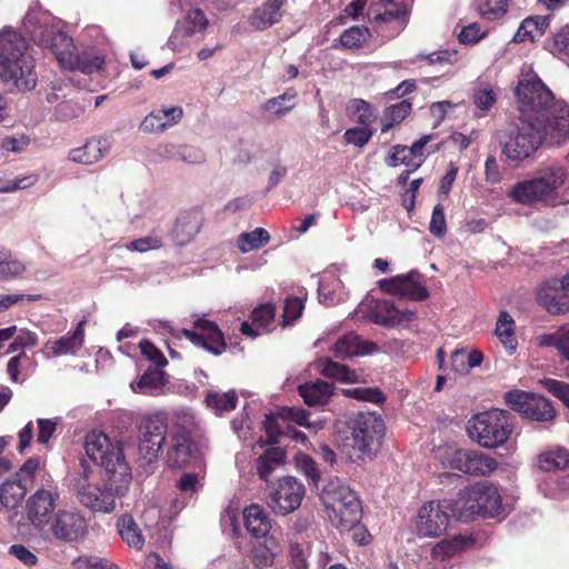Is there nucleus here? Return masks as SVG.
<instances>
[{
    "mask_svg": "<svg viewBox=\"0 0 569 569\" xmlns=\"http://www.w3.org/2000/svg\"><path fill=\"white\" fill-rule=\"evenodd\" d=\"M310 546L299 543L296 541L290 542L289 557L290 569H308L307 559L309 557Z\"/></svg>",
    "mask_w": 569,
    "mask_h": 569,
    "instance_id": "nucleus-62",
    "label": "nucleus"
},
{
    "mask_svg": "<svg viewBox=\"0 0 569 569\" xmlns=\"http://www.w3.org/2000/svg\"><path fill=\"white\" fill-rule=\"evenodd\" d=\"M320 499L331 525L349 530L361 518V506L356 492L342 480L335 478L323 486Z\"/></svg>",
    "mask_w": 569,
    "mask_h": 569,
    "instance_id": "nucleus-4",
    "label": "nucleus"
},
{
    "mask_svg": "<svg viewBox=\"0 0 569 569\" xmlns=\"http://www.w3.org/2000/svg\"><path fill=\"white\" fill-rule=\"evenodd\" d=\"M351 446L359 452L358 458L371 457L379 448L385 435V422L379 415L359 412L349 422Z\"/></svg>",
    "mask_w": 569,
    "mask_h": 569,
    "instance_id": "nucleus-11",
    "label": "nucleus"
},
{
    "mask_svg": "<svg viewBox=\"0 0 569 569\" xmlns=\"http://www.w3.org/2000/svg\"><path fill=\"white\" fill-rule=\"evenodd\" d=\"M203 222L202 213L199 210L181 212L173 226L172 237L177 246H186L191 242L201 229Z\"/></svg>",
    "mask_w": 569,
    "mask_h": 569,
    "instance_id": "nucleus-29",
    "label": "nucleus"
},
{
    "mask_svg": "<svg viewBox=\"0 0 569 569\" xmlns=\"http://www.w3.org/2000/svg\"><path fill=\"white\" fill-rule=\"evenodd\" d=\"M569 451L562 447H550L536 458V467L543 472H552L567 468Z\"/></svg>",
    "mask_w": 569,
    "mask_h": 569,
    "instance_id": "nucleus-38",
    "label": "nucleus"
},
{
    "mask_svg": "<svg viewBox=\"0 0 569 569\" xmlns=\"http://www.w3.org/2000/svg\"><path fill=\"white\" fill-rule=\"evenodd\" d=\"M295 463H296L297 469L306 478H308L312 485H315V486L318 485V482L321 478V473L317 467V463L310 456H308L303 452H298L295 456Z\"/></svg>",
    "mask_w": 569,
    "mask_h": 569,
    "instance_id": "nucleus-58",
    "label": "nucleus"
},
{
    "mask_svg": "<svg viewBox=\"0 0 569 569\" xmlns=\"http://www.w3.org/2000/svg\"><path fill=\"white\" fill-rule=\"evenodd\" d=\"M117 530L122 541L129 548L141 550L144 545V539L137 522L130 515H123L117 520Z\"/></svg>",
    "mask_w": 569,
    "mask_h": 569,
    "instance_id": "nucleus-41",
    "label": "nucleus"
},
{
    "mask_svg": "<svg viewBox=\"0 0 569 569\" xmlns=\"http://www.w3.org/2000/svg\"><path fill=\"white\" fill-rule=\"evenodd\" d=\"M516 323L507 311H501L496 322L495 335L508 355L516 352L518 342L515 332Z\"/></svg>",
    "mask_w": 569,
    "mask_h": 569,
    "instance_id": "nucleus-39",
    "label": "nucleus"
},
{
    "mask_svg": "<svg viewBox=\"0 0 569 569\" xmlns=\"http://www.w3.org/2000/svg\"><path fill=\"white\" fill-rule=\"evenodd\" d=\"M368 16L370 20L377 24L387 22H398L400 27H403L407 21L408 10L406 4H398L395 7L369 8Z\"/></svg>",
    "mask_w": 569,
    "mask_h": 569,
    "instance_id": "nucleus-47",
    "label": "nucleus"
},
{
    "mask_svg": "<svg viewBox=\"0 0 569 569\" xmlns=\"http://www.w3.org/2000/svg\"><path fill=\"white\" fill-rule=\"evenodd\" d=\"M299 395L308 406L323 405L332 395V385L317 380L299 387Z\"/></svg>",
    "mask_w": 569,
    "mask_h": 569,
    "instance_id": "nucleus-44",
    "label": "nucleus"
},
{
    "mask_svg": "<svg viewBox=\"0 0 569 569\" xmlns=\"http://www.w3.org/2000/svg\"><path fill=\"white\" fill-rule=\"evenodd\" d=\"M27 493L21 480L9 479L0 486V503L7 509H14L20 505Z\"/></svg>",
    "mask_w": 569,
    "mask_h": 569,
    "instance_id": "nucleus-46",
    "label": "nucleus"
},
{
    "mask_svg": "<svg viewBox=\"0 0 569 569\" xmlns=\"http://www.w3.org/2000/svg\"><path fill=\"white\" fill-rule=\"evenodd\" d=\"M297 103V91L287 89L282 94L268 99L263 104V110L274 118H283Z\"/></svg>",
    "mask_w": 569,
    "mask_h": 569,
    "instance_id": "nucleus-43",
    "label": "nucleus"
},
{
    "mask_svg": "<svg viewBox=\"0 0 569 569\" xmlns=\"http://www.w3.org/2000/svg\"><path fill=\"white\" fill-rule=\"evenodd\" d=\"M318 293L320 302L327 306L342 302L348 296L342 281L338 278L336 270L332 269L322 273Z\"/></svg>",
    "mask_w": 569,
    "mask_h": 569,
    "instance_id": "nucleus-32",
    "label": "nucleus"
},
{
    "mask_svg": "<svg viewBox=\"0 0 569 569\" xmlns=\"http://www.w3.org/2000/svg\"><path fill=\"white\" fill-rule=\"evenodd\" d=\"M286 0H267L250 16V24L258 30H263L277 23L282 17L281 8Z\"/></svg>",
    "mask_w": 569,
    "mask_h": 569,
    "instance_id": "nucleus-34",
    "label": "nucleus"
},
{
    "mask_svg": "<svg viewBox=\"0 0 569 569\" xmlns=\"http://www.w3.org/2000/svg\"><path fill=\"white\" fill-rule=\"evenodd\" d=\"M306 495L303 483L292 476L268 486L269 507L276 515L286 516L296 511Z\"/></svg>",
    "mask_w": 569,
    "mask_h": 569,
    "instance_id": "nucleus-15",
    "label": "nucleus"
},
{
    "mask_svg": "<svg viewBox=\"0 0 569 569\" xmlns=\"http://www.w3.org/2000/svg\"><path fill=\"white\" fill-rule=\"evenodd\" d=\"M546 113L535 123L541 146H560L569 138V104L556 101Z\"/></svg>",
    "mask_w": 569,
    "mask_h": 569,
    "instance_id": "nucleus-14",
    "label": "nucleus"
},
{
    "mask_svg": "<svg viewBox=\"0 0 569 569\" xmlns=\"http://www.w3.org/2000/svg\"><path fill=\"white\" fill-rule=\"evenodd\" d=\"M58 62L64 69H79L83 73H93L102 69L104 57L91 51L74 54L71 46L64 51H58Z\"/></svg>",
    "mask_w": 569,
    "mask_h": 569,
    "instance_id": "nucleus-27",
    "label": "nucleus"
},
{
    "mask_svg": "<svg viewBox=\"0 0 569 569\" xmlns=\"http://www.w3.org/2000/svg\"><path fill=\"white\" fill-rule=\"evenodd\" d=\"M455 508L451 500L428 501L417 513L416 531L420 537L437 538L447 531Z\"/></svg>",
    "mask_w": 569,
    "mask_h": 569,
    "instance_id": "nucleus-13",
    "label": "nucleus"
},
{
    "mask_svg": "<svg viewBox=\"0 0 569 569\" xmlns=\"http://www.w3.org/2000/svg\"><path fill=\"white\" fill-rule=\"evenodd\" d=\"M567 177V169L561 163L543 164L532 178L519 181L509 188L507 197L515 203L555 208L563 203L561 189Z\"/></svg>",
    "mask_w": 569,
    "mask_h": 569,
    "instance_id": "nucleus-2",
    "label": "nucleus"
},
{
    "mask_svg": "<svg viewBox=\"0 0 569 569\" xmlns=\"http://www.w3.org/2000/svg\"><path fill=\"white\" fill-rule=\"evenodd\" d=\"M88 535V521L78 510L60 509L51 519L48 527L41 533L46 539H52L62 543H78Z\"/></svg>",
    "mask_w": 569,
    "mask_h": 569,
    "instance_id": "nucleus-12",
    "label": "nucleus"
},
{
    "mask_svg": "<svg viewBox=\"0 0 569 569\" xmlns=\"http://www.w3.org/2000/svg\"><path fill=\"white\" fill-rule=\"evenodd\" d=\"M110 138H90L81 147L73 148L68 153L71 162L90 166L103 159L111 150Z\"/></svg>",
    "mask_w": 569,
    "mask_h": 569,
    "instance_id": "nucleus-26",
    "label": "nucleus"
},
{
    "mask_svg": "<svg viewBox=\"0 0 569 569\" xmlns=\"http://www.w3.org/2000/svg\"><path fill=\"white\" fill-rule=\"evenodd\" d=\"M87 456L104 470L106 476L131 478L119 442H112L102 432H89L84 441Z\"/></svg>",
    "mask_w": 569,
    "mask_h": 569,
    "instance_id": "nucleus-9",
    "label": "nucleus"
},
{
    "mask_svg": "<svg viewBox=\"0 0 569 569\" xmlns=\"http://www.w3.org/2000/svg\"><path fill=\"white\" fill-rule=\"evenodd\" d=\"M565 291L569 292V272L561 279L560 287L545 283L538 292V299L550 313H565L569 311V299Z\"/></svg>",
    "mask_w": 569,
    "mask_h": 569,
    "instance_id": "nucleus-28",
    "label": "nucleus"
},
{
    "mask_svg": "<svg viewBox=\"0 0 569 569\" xmlns=\"http://www.w3.org/2000/svg\"><path fill=\"white\" fill-rule=\"evenodd\" d=\"M445 459L442 461L443 466L472 476H489L498 467L495 458L469 449H447L445 451Z\"/></svg>",
    "mask_w": 569,
    "mask_h": 569,
    "instance_id": "nucleus-18",
    "label": "nucleus"
},
{
    "mask_svg": "<svg viewBox=\"0 0 569 569\" xmlns=\"http://www.w3.org/2000/svg\"><path fill=\"white\" fill-rule=\"evenodd\" d=\"M422 163V159L417 157L412 150H410L407 146H396L393 147L392 153L388 158V164L391 167H397L399 164H405L410 170L418 169Z\"/></svg>",
    "mask_w": 569,
    "mask_h": 569,
    "instance_id": "nucleus-53",
    "label": "nucleus"
},
{
    "mask_svg": "<svg viewBox=\"0 0 569 569\" xmlns=\"http://www.w3.org/2000/svg\"><path fill=\"white\" fill-rule=\"evenodd\" d=\"M84 343V320L80 321L72 332L60 337L57 340L48 341L42 350L46 358L76 356Z\"/></svg>",
    "mask_w": 569,
    "mask_h": 569,
    "instance_id": "nucleus-25",
    "label": "nucleus"
},
{
    "mask_svg": "<svg viewBox=\"0 0 569 569\" xmlns=\"http://www.w3.org/2000/svg\"><path fill=\"white\" fill-rule=\"evenodd\" d=\"M237 400L238 398L234 391H211L206 397L207 406L214 410L216 415H222L224 412L233 410L236 408Z\"/></svg>",
    "mask_w": 569,
    "mask_h": 569,
    "instance_id": "nucleus-51",
    "label": "nucleus"
},
{
    "mask_svg": "<svg viewBox=\"0 0 569 569\" xmlns=\"http://www.w3.org/2000/svg\"><path fill=\"white\" fill-rule=\"evenodd\" d=\"M166 383V373L161 369L150 367L138 381L131 382L130 386L136 393L156 396L162 392Z\"/></svg>",
    "mask_w": 569,
    "mask_h": 569,
    "instance_id": "nucleus-35",
    "label": "nucleus"
},
{
    "mask_svg": "<svg viewBox=\"0 0 569 569\" xmlns=\"http://www.w3.org/2000/svg\"><path fill=\"white\" fill-rule=\"evenodd\" d=\"M411 111V103L409 100H402L398 103L390 106L382 119V132H388L395 124L400 123Z\"/></svg>",
    "mask_w": 569,
    "mask_h": 569,
    "instance_id": "nucleus-52",
    "label": "nucleus"
},
{
    "mask_svg": "<svg viewBox=\"0 0 569 569\" xmlns=\"http://www.w3.org/2000/svg\"><path fill=\"white\" fill-rule=\"evenodd\" d=\"M359 312L371 322L385 327H395L409 322L415 316L413 311L409 309H398L390 300L376 299L362 301L359 306Z\"/></svg>",
    "mask_w": 569,
    "mask_h": 569,
    "instance_id": "nucleus-19",
    "label": "nucleus"
},
{
    "mask_svg": "<svg viewBox=\"0 0 569 569\" xmlns=\"http://www.w3.org/2000/svg\"><path fill=\"white\" fill-rule=\"evenodd\" d=\"M478 12L488 20L502 17L508 9L507 0H476Z\"/></svg>",
    "mask_w": 569,
    "mask_h": 569,
    "instance_id": "nucleus-56",
    "label": "nucleus"
},
{
    "mask_svg": "<svg viewBox=\"0 0 569 569\" xmlns=\"http://www.w3.org/2000/svg\"><path fill=\"white\" fill-rule=\"evenodd\" d=\"M369 37L370 32L367 27L353 26L340 36V43L345 48L355 49L361 47Z\"/></svg>",
    "mask_w": 569,
    "mask_h": 569,
    "instance_id": "nucleus-55",
    "label": "nucleus"
},
{
    "mask_svg": "<svg viewBox=\"0 0 569 569\" xmlns=\"http://www.w3.org/2000/svg\"><path fill=\"white\" fill-rule=\"evenodd\" d=\"M74 569H120L112 561L97 556H81L71 562Z\"/></svg>",
    "mask_w": 569,
    "mask_h": 569,
    "instance_id": "nucleus-61",
    "label": "nucleus"
},
{
    "mask_svg": "<svg viewBox=\"0 0 569 569\" xmlns=\"http://www.w3.org/2000/svg\"><path fill=\"white\" fill-rule=\"evenodd\" d=\"M34 68L36 61L24 37L11 27L1 29L0 80L18 91H31L38 81Z\"/></svg>",
    "mask_w": 569,
    "mask_h": 569,
    "instance_id": "nucleus-1",
    "label": "nucleus"
},
{
    "mask_svg": "<svg viewBox=\"0 0 569 569\" xmlns=\"http://www.w3.org/2000/svg\"><path fill=\"white\" fill-rule=\"evenodd\" d=\"M269 241V232L259 227L250 232L240 233L237 238V247L241 252L246 253L264 247Z\"/></svg>",
    "mask_w": 569,
    "mask_h": 569,
    "instance_id": "nucleus-49",
    "label": "nucleus"
},
{
    "mask_svg": "<svg viewBox=\"0 0 569 569\" xmlns=\"http://www.w3.org/2000/svg\"><path fill=\"white\" fill-rule=\"evenodd\" d=\"M472 545V539L467 536H455L451 539L441 540L432 548V556L436 559L443 560L445 558L452 557L453 555L467 549Z\"/></svg>",
    "mask_w": 569,
    "mask_h": 569,
    "instance_id": "nucleus-48",
    "label": "nucleus"
},
{
    "mask_svg": "<svg viewBox=\"0 0 569 569\" xmlns=\"http://www.w3.org/2000/svg\"><path fill=\"white\" fill-rule=\"evenodd\" d=\"M342 392L349 398L368 401L371 403H380L385 399L382 392L378 388L351 387L343 389Z\"/></svg>",
    "mask_w": 569,
    "mask_h": 569,
    "instance_id": "nucleus-60",
    "label": "nucleus"
},
{
    "mask_svg": "<svg viewBox=\"0 0 569 569\" xmlns=\"http://www.w3.org/2000/svg\"><path fill=\"white\" fill-rule=\"evenodd\" d=\"M59 493L52 489H38L27 500V518L32 527L41 535L57 512Z\"/></svg>",
    "mask_w": 569,
    "mask_h": 569,
    "instance_id": "nucleus-20",
    "label": "nucleus"
},
{
    "mask_svg": "<svg viewBox=\"0 0 569 569\" xmlns=\"http://www.w3.org/2000/svg\"><path fill=\"white\" fill-rule=\"evenodd\" d=\"M178 160L187 164H201L206 161V153L198 146L179 144Z\"/></svg>",
    "mask_w": 569,
    "mask_h": 569,
    "instance_id": "nucleus-64",
    "label": "nucleus"
},
{
    "mask_svg": "<svg viewBox=\"0 0 569 569\" xmlns=\"http://www.w3.org/2000/svg\"><path fill=\"white\" fill-rule=\"evenodd\" d=\"M535 345L539 348L552 347L563 359L569 361V323L559 327L552 332L536 336Z\"/></svg>",
    "mask_w": 569,
    "mask_h": 569,
    "instance_id": "nucleus-36",
    "label": "nucleus"
},
{
    "mask_svg": "<svg viewBox=\"0 0 569 569\" xmlns=\"http://www.w3.org/2000/svg\"><path fill=\"white\" fill-rule=\"evenodd\" d=\"M468 431L481 447L497 448L505 443L511 433L509 415L500 409L480 412L469 421Z\"/></svg>",
    "mask_w": 569,
    "mask_h": 569,
    "instance_id": "nucleus-10",
    "label": "nucleus"
},
{
    "mask_svg": "<svg viewBox=\"0 0 569 569\" xmlns=\"http://www.w3.org/2000/svg\"><path fill=\"white\" fill-rule=\"evenodd\" d=\"M282 421H293L297 425L315 431L322 428L321 422H310L309 412L301 408H283L280 411Z\"/></svg>",
    "mask_w": 569,
    "mask_h": 569,
    "instance_id": "nucleus-57",
    "label": "nucleus"
},
{
    "mask_svg": "<svg viewBox=\"0 0 569 569\" xmlns=\"http://www.w3.org/2000/svg\"><path fill=\"white\" fill-rule=\"evenodd\" d=\"M104 483L91 481L92 470L87 461H81V472L72 480V491L80 506L100 513H111L118 500L127 495L131 478L106 476Z\"/></svg>",
    "mask_w": 569,
    "mask_h": 569,
    "instance_id": "nucleus-3",
    "label": "nucleus"
},
{
    "mask_svg": "<svg viewBox=\"0 0 569 569\" xmlns=\"http://www.w3.org/2000/svg\"><path fill=\"white\" fill-rule=\"evenodd\" d=\"M244 526L248 532L257 538L267 537L271 521L268 513L259 505H251L243 511Z\"/></svg>",
    "mask_w": 569,
    "mask_h": 569,
    "instance_id": "nucleus-37",
    "label": "nucleus"
},
{
    "mask_svg": "<svg viewBox=\"0 0 569 569\" xmlns=\"http://www.w3.org/2000/svg\"><path fill=\"white\" fill-rule=\"evenodd\" d=\"M22 29L40 47L49 49L58 60V51L71 47V38L64 31V23L38 3L27 11Z\"/></svg>",
    "mask_w": 569,
    "mask_h": 569,
    "instance_id": "nucleus-5",
    "label": "nucleus"
},
{
    "mask_svg": "<svg viewBox=\"0 0 569 569\" xmlns=\"http://www.w3.org/2000/svg\"><path fill=\"white\" fill-rule=\"evenodd\" d=\"M198 461L197 445L186 432H171L166 462L171 469H181L193 466Z\"/></svg>",
    "mask_w": 569,
    "mask_h": 569,
    "instance_id": "nucleus-24",
    "label": "nucleus"
},
{
    "mask_svg": "<svg viewBox=\"0 0 569 569\" xmlns=\"http://www.w3.org/2000/svg\"><path fill=\"white\" fill-rule=\"evenodd\" d=\"M507 405L522 417L537 422L555 419L556 410L549 399L537 393L513 390L506 393Z\"/></svg>",
    "mask_w": 569,
    "mask_h": 569,
    "instance_id": "nucleus-17",
    "label": "nucleus"
},
{
    "mask_svg": "<svg viewBox=\"0 0 569 569\" xmlns=\"http://www.w3.org/2000/svg\"><path fill=\"white\" fill-rule=\"evenodd\" d=\"M316 369L323 376L343 381L355 382L358 379L356 371L345 365L333 362L330 358H320L316 362Z\"/></svg>",
    "mask_w": 569,
    "mask_h": 569,
    "instance_id": "nucleus-45",
    "label": "nucleus"
},
{
    "mask_svg": "<svg viewBox=\"0 0 569 569\" xmlns=\"http://www.w3.org/2000/svg\"><path fill=\"white\" fill-rule=\"evenodd\" d=\"M194 329H183L181 333L193 345L202 347L213 355H221L226 349L223 335L218 326L206 319L199 318L194 321Z\"/></svg>",
    "mask_w": 569,
    "mask_h": 569,
    "instance_id": "nucleus-23",
    "label": "nucleus"
},
{
    "mask_svg": "<svg viewBox=\"0 0 569 569\" xmlns=\"http://www.w3.org/2000/svg\"><path fill=\"white\" fill-rule=\"evenodd\" d=\"M378 287L386 293L421 301L428 298L427 288L421 282V274L412 270L406 274H397L378 281Z\"/></svg>",
    "mask_w": 569,
    "mask_h": 569,
    "instance_id": "nucleus-22",
    "label": "nucleus"
},
{
    "mask_svg": "<svg viewBox=\"0 0 569 569\" xmlns=\"http://www.w3.org/2000/svg\"><path fill=\"white\" fill-rule=\"evenodd\" d=\"M535 123L518 117L499 134L501 153L508 160L522 161L530 158L541 147V136L536 132Z\"/></svg>",
    "mask_w": 569,
    "mask_h": 569,
    "instance_id": "nucleus-8",
    "label": "nucleus"
},
{
    "mask_svg": "<svg viewBox=\"0 0 569 569\" xmlns=\"http://www.w3.org/2000/svg\"><path fill=\"white\" fill-rule=\"evenodd\" d=\"M36 367L37 362L33 357L29 356L26 351H21L9 359L7 372L12 382H22L34 372Z\"/></svg>",
    "mask_w": 569,
    "mask_h": 569,
    "instance_id": "nucleus-40",
    "label": "nucleus"
},
{
    "mask_svg": "<svg viewBox=\"0 0 569 569\" xmlns=\"http://www.w3.org/2000/svg\"><path fill=\"white\" fill-rule=\"evenodd\" d=\"M286 453L282 449L272 447L264 451L257 460V473L267 481L268 478L284 463Z\"/></svg>",
    "mask_w": 569,
    "mask_h": 569,
    "instance_id": "nucleus-42",
    "label": "nucleus"
},
{
    "mask_svg": "<svg viewBox=\"0 0 569 569\" xmlns=\"http://www.w3.org/2000/svg\"><path fill=\"white\" fill-rule=\"evenodd\" d=\"M31 139L26 133L0 137V149L3 152L22 153L30 146Z\"/></svg>",
    "mask_w": 569,
    "mask_h": 569,
    "instance_id": "nucleus-59",
    "label": "nucleus"
},
{
    "mask_svg": "<svg viewBox=\"0 0 569 569\" xmlns=\"http://www.w3.org/2000/svg\"><path fill=\"white\" fill-rule=\"evenodd\" d=\"M280 552L278 540L273 536H269L262 541L253 543L249 557L254 569H268L274 565Z\"/></svg>",
    "mask_w": 569,
    "mask_h": 569,
    "instance_id": "nucleus-33",
    "label": "nucleus"
},
{
    "mask_svg": "<svg viewBox=\"0 0 569 569\" xmlns=\"http://www.w3.org/2000/svg\"><path fill=\"white\" fill-rule=\"evenodd\" d=\"M209 21L201 9L193 8L188 10L184 17L177 21L169 37L168 47L173 51L181 52L190 44L191 37L197 32L206 30Z\"/></svg>",
    "mask_w": 569,
    "mask_h": 569,
    "instance_id": "nucleus-21",
    "label": "nucleus"
},
{
    "mask_svg": "<svg viewBox=\"0 0 569 569\" xmlns=\"http://www.w3.org/2000/svg\"><path fill=\"white\" fill-rule=\"evenodd\" d=\"M471 100L478 109L488 111L497 101V90L486 81H477L472 90Z\"/></svg>",
    "mask_w": 569,
    "mask_h": 569,
    "instance_id": "nucleus-50",
    "label": "nucleus"
},
{
    "mask_svg": "<svg viewBox=\"0 0 569 569\" xmlns=\"http://www.w3.org/2000/svg\"><path fill=\"white\" fill-rule=\"evenodd\" d=\"M168 417L163 412H154L143 418L140 426L139 453L148 462L154 461L166 442Z\"/></svg>",
    "mask_w": 569,
    "mask_h": 569,
    "instance_id": "nucleus-16",
    "label": "nucleus"
},
{
    "mask_svg": "<svg viewBox=\"0 0 569 569\" xmlns=\"http://www.w3.org/2000/svg\"><path fill=\"white\" fill-rule=\"evenodd\" d=\"M274 321V308L270 303L261 305L251 312L250 321L241 323L240 330L243 335L256 338L271 330Z\"/></svg>",
    "mask_w": 569,
    "mask_h": 569,
    "instance_id": "nucleus-31",
    "label": "nucleus"
},
{
    "mask_svg": "<svg viewBox=\"0 0 569 569\" xmlns=\"http://www.w3.org/2000/svg\"><path fill=\"white\" fill-rule=\"evenodd\" d=\"M452 506L460 521H469L473 516L498 518L503 515L497 488L485 482L461 490Z\"/></svg>",
    "mask_w": 569,
    "mask_h": 569,
    "instance_id": "nucleus-6",
    "label": "nucleus"
},
{
    "mask_svg": "<svg viewBox=\"0 0 569 569\" xmlns=\"http://www.w3.org/2000/svg\"><path fill=\"white\" fill-rule=\"evenodd\" d=\"M305 309V301L299 297H288L284 301L282 321L283 326H289L299 319Z\"/></svg>",
    "mask_w": 569,
    "mask_h": 569,
    "instance_id": "nucleus-63",
    "label": "nucleus"
},
{
    "mask_svg": "<svg viewBox=\"0 0 569 569\" xmlns=\"http://www.w3.org/2000/svg\"><path fill=\"white\" fill-rule=\"evenodd\" d=\"M339 358H349L353 356H366L377 352L379 347L371 341L362 340L353 332L340 337L331 348Z\"/></svg>",
    "mask_w": 569,
    "mask_h": 569,
    "instance_id": "nucleus-30",
    "label": "nucleus"
},
{
    "mask_svg": "<svg viewBox=\"0 0 569 569\" xmlns=\"http://www.w3.org/2000/svg\"><path fill=\"white\" fill-rule=\"evenodd\" d=\"M519 117L525 121L537 122L557 101L551 90L537 74H527L516 87Z\"/></svg>",
    "mask_w": 569,
    "mask_h": 569,
    "instance_id": "nucleus-7",
    "label": "nucleus"
},
{
    "mask_svg": "<svg viewBox=\"0 0 569 569\" xmlns=\"http://www.w3.org/2000/svg\"><path fill=\"white\" fill-rule=\"evenodd\" d=\"M26 266L18 259H13L6 250H0V280L21 276Z\"/></svg>",
    "mask_w": 569,
    "mask_h": 569,
    "instance_id": "nucleus-54",
    "label": "nucleus"
}]
</instances>
